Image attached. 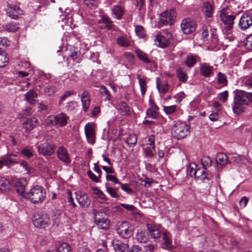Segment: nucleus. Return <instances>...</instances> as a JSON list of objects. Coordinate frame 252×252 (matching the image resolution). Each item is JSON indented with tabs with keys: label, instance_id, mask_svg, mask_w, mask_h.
<instances>
[{
	"label": "nucleus",
	"instance_id": "f257e3e1",
	"mask_svg": "<svg viewBox=\"0 0 252 252\" xmlns=\"http://www.w3.org/2000/svg\"><path fill=\"white\" fill-rule=\"evenodd\" d=\"M234 101L232 107L235 114H239L245 111L242 107L251 102L250 93L244 91L237 90L234 91Z\"/></svg>",
	"mask_w": 252,
	"mask_h": 252
},
{
	"label": "nucleus",
	"instance_id": "f03ea898",
	"mask_svg": "<svg viewBox=\"0 0 252 252\" xmlns=\"http://www.w3.org/2000/svg\"><path fill=\"white\" fill-rule=\"evenodd\" d=\"M189 126L186 123L178 121L172 127L171 133L174 137L178 139H181L189 133Z\"/></svg>",
	"mask_w": 252,
	"mask_h": 252
},
{
	"label": "nucleus",
	"instance_id": "7ed1b4c3",
	"mask_svg": "<svg viewBox=\"0 0 252 252\" xmlns=\"http://www.w3.org/2000/svg\"><path fill=\"white\" fill-rule=\"evenodd\" d=\"M27 196L32 202L36 204L44 200L46 192L41 187L36 186L31 189L27 193Z\"/></svg>",
	"mask_w": 252,
	"mask_h": 252
},
{
	"label": "nucleus",
	"instance_id": "20e7f679",
	"mask_svg": "<svg viewBox=\"0 0 252 252\" xmlns=\"http://www.w3.org/2000/svg\"><path fill=\"white\" fill-rule=\"evenodd\" d=\"M219 18L224 25V29H232L235 16L230 14L228 8H223L220 10Z\"/></svg>",
	"mask_w": 252,
	"mask_h": 252
},
{
	"label": "nucleus",
	"instance_id": "39448f33",
	"mask_svg": "<svg viewBox=\"0 0 252 252\" xmlns=\"http://www.w3.org/2000/svg\"><path fill=\"white\" fill-rule=\"evenodd\" d=\"M172 37V34L165 30L163 31L162 33L156 35L155 44L159 47L164 48L170 45Z\"/></svg>",
	"mask_w": 252,
	"mask_h": 252
},
{
	"label": "nucleus",
	"instance_id": "423d86ee",
	"mask_svg": "<svg viewBox=\"0 0 252 252\" xmlns=\"http://www.w3.org/2000/svg\"><path fill=\"white\" fill-rule=\"evenodd\" d=\"M35 147L39 154L44 156H51L55 153V145L51 143L46 142L42 144H36Z\"/></svg>",
	"mask_w": 252,
	"mask_h": 252
},
{
	"label": "nucleus",
	"instance_id": "0eeeda50",
	"mask_svg": "<svg viewBox=\"0 0 252 252\" xmlns=\"http://www.w3.org/2000/svg\"><path fill=\"white\" fill-rule=\"evenodd\" d=\"M94 221L100 229L107 230L109 228L110 221L104 212H96L94 215Z\"/></svg>",
	"mask_w": 252,
	"mask_h": 252
},
{
	"label": "nucleus",
	"instance_id": "6e6552de",
	"mask_svg": "<svg viewBox=\"0 0 252 252\" xmlns=\"http://www.w3.org/2000/svg\"><path fill=\"white\" fill-rule=\"evenodd\" d=\"M176 16V13L174 9H171L169 11H165L160 14L159 23L162 25H171Z\"/></svg>",
	"mask_w": 252,
	"mask_h": 252
},
{
	"label": "nucleus",
	"instance_id": "1a4fd4ad",
	"mask_svg": "<svg viewBox=\"0 0 252 252\" xmlns=\"http://www.w3.org/2000/svg\"><path fill=\"white\" fill-rule=\"evenodd\" d=\"M48 119L52 125L63 126L66 125L68 117L65 114L61 113L57 115L50 116Z\"/></svg>",
	"mask_w": 252,
	"mask_h": 252
},
{
	"label": "nucleus",
	"instance_id": "9d476101",
	"mask_svg": "<svg viewBox=\"0 0 252 252\" xmlns=\"http://www.w3.org/2000/svg\"><path fill=\"white\" fill-rule=\"evenodd\" d=\"M133 230L127 222H122L117 229V233L124 238L130 237L133 234Z\"/></svg>",
	"mask_w": 252,
	"mask_h": 252
},
{
	"label": "nucleus",
	"instance_id": "9b49d317",
	"mask_svg": "<svg viewBox=\"0 0 252 252\" xmlns=\"http://www.w3.org/2000/svg\"><path fill=\"white\" fill-rule=\"evenodd\" d=\"M32 222L38 228H45L48 225L49 218L46 214H37L33 217Z\"/></svg>",
	"mask_w": 252,
	"mask_h": 252
},
{
	"label": "nucleus",
	"instance_id": "f8f14e48",
	"mask_svg": "<svg viewBox=\"0 0 252 252\" xmlns=\"http://www.w3.org/2000/svg\"><path fill=\"white\" fill-rule=\"evenodd\" d=\"M181 30L186 34H189L195 32L196 24L195 22L190 19H184L181 24Z\"/></svg>",
	"mask_w": 252,
	"mask_h": 252
},
{
	"label": "nucleus",
	"instance_id": "ddd939ff",
	"mask_svg": "<svg viewBox=\"0 0 252 252\" xmlns=\"http://www.w3.org/2000/svg\"><path fill=\"white\" fill-rule=\"evenodd\" d=\"M84 131L87 141L90 144L93 145L95 140L94 124L93 123L87 124L85 126Z\"/></svg>",
	"mask_w": 252,
	"mask_h": 252
},
{
	"label": "nucleus",
	"instance_id": "4468645a",
	"mask_svg": "<svg viewBox=\"0 0 252 252\" xmlns=\"http://www.w3.org/2000/svg\"><path fill=\"white\" fill-rule=\"evenodd\" d=\"M252 26V13H244L239 22V27L242 30H246Z\"/></svg>",
	"mask_w": 252,
	"mask_h": 252
},
{
	"label": "nucleus",
	"instance_id": "2eb2a0df",
	"mask_svg": "<svg viewBox=\"0 0 252 252\" xmlns=\"http://www.w3.org/2000/svg\"><path fill=\"white\" fill-rule=\"evenodd\" d=\"M76 199L79 205L83 208L88 207L91 202L88 195L82 191H78L75 192Z\"/></svg>",
	"mask_w": 252,
	"mask_h": 252
},
{
	"label": "nucleus",
	"instance_id": "dca6fc26",
	"mask_svg": "<svg viewBox=\"0 0 252 252\" xmlns=\"http://www.w3.org/2000/svg\"><path fill=\"white\" fill-rule=\"evenodd\" d=\"M20 8L15 5H8L6 10V14L8 16L13 19H16L18 16L21 14Z\"/></svg>",
	"mask_w": 252,
	"mask_h": 252
},
{
	"label": "nucleus",
	"instance_id": "f3484780",
	"mask_svg": "<svg viewBox=\"0 0 252 252\" xmlns=\"http://www.w3.org/2000/svg\"><path fill=\"white\" fill-rule=\"evenodd\" d=\"M57 154L58 158L63 162L69 163L71 162L68 152L64 147H60L57 150Z\"/></svg>",
	"mask_w": 252,
	"mask_h": 252
},
{
	"label": "nucleus",
	"instance_id": "a211bd4d",
	"mask_svg": "<svg viewBox=\"0 0 252 252\" xmlns=\"http://www.w3.org/2000/svg\"><path fill=\"white\" fill-rule=\"evenodd\" d=\"M147 228L151 237L154 239L159 238L161 236V230L159 227L153 223H148Z\"/></svg>",
	"mask_w": 252,
	"mask_h": 252
},
{
	"label": "nucleus",
	"instance_id": "6ab92c4d",
	"mask_svg": "<svg viewBox=\"0 0 252 252\" xmlns=\"http://www.w3.org/2000/svg\"><path fill=\"white\" fill-rule=\"evenodd\" d=\"M38 124L36 118L33 117L32 118H28L23 124V128L26 131H30L35 127Z\"/></svg>",
	"mask_w": 252,
	"mask_h": 252
},
{
	"label": "nucleus",
	"instance_id": "aec40b11",
	"mask_svg": "<svg viewBox=\"0 0 252 252\" xmlns=\"http://www.w3.org/2000/svg\"><path fill=\"white\" fill-rule=\"evenodd\" d=\"M17 155L14 154H9L3 156L1 157L4 166L8 167L17 163V161L15 158Z\"/></svg>",
	"mask_w": 252,
	"mask_h": 252
},
{
	"label": "nucleus",
	"instance_id": "412c9836",
	"mask_svg": "<svg viewBox=\"0 0 252 252\" xmlns=\"http://www.w3.org/2000/svg\"><path fill=\"white\" fill-rule=\"evenodd\" d=\"M206 168H198L196 172H194V176L195 178L197 180H201L202 181H205V180L210 181L211 179L208 177V174L206 172Z\"/></svg>",
	"mask_w": 252,
	"mask_h": 252
},
{
	"label": "nucleus",
	"instance_id": "4be33fe9",
	"mask_svg": "<svg viewBox=\"0 0 252 252\" xmlns=\"http://www.w3.org/2000/svg\"><path fill=\"white\" fill-rule=\"evenodd\" d=\"M114 250L117 252H125L128 249V245L118 240H115L112 242Z\"/></svg>",
	"mask_w": 252,
	"mask_h": 252
},
{
	"label": "nucleus",
	"instance_id": "5701e85b",
	"mask_svg": "<svg viewBox=\"0 0 252 252\" xmlns=\"http://www.w3.org/2000/svg\"><path fill=\"white\" fill-rule=\"evenodd\" d=\"M200 72L204 77H209L212 72L213 67L210 66L206 63H203L200 64Z\"/></svg>",
	"mask_w": 252,
	"mask_h": 252
},
{
	"label": "nucleus",
	"instance_id": "b1692460",
	"mask_svg": "<svg viewBox=\"0 0 252 252\" xmlns=\"http://www.w3.org/2000/svg\"><path fill=\"white\" fill-rule=\"evenodd\" d=\"M36 97V93L33 90H30L25 94V100L30 104L33 105L35 102V98Z\"/></svg>",
	"mask_w": 252,
	"mask_h": 252
},
{
	"label": "nucleus",
	"instance_id": "393cba45",
	"mask_svg": "<svg viewBox=\"0 0 252 252\" xmlns=\"http://www.w3.org/2000/svg\"><path fill=\"white\" fill-rule=\"evenodd\" d=\"M118 109L120 114L123 115H128L130 114L129 107L125 102L122 101L118 105Z\"/></svg>",
	"mask_w": 252,
	"mask_h": 252
},
{
	"label": "nucleus",
	"instance_id": "a878e982",
	"mask_svg": "<svg viewBox=\"0 0 252 252\" xmlns=\"http://www.w3.org/2000/svg\"><path fill=\"white\" fill-rule=\"evenodd\" d=\"M216 162L222 166L228 163V158L227 155L223 153H219L216 156Z\"/></svg>",
	"mask_w": 252,
	"mask_h": 252
},
{
	"label": "nucleus",
	"instance_id": "bb28decb",
	"mask_svg": "<svg viewBox=\"0 0 252 252\" xmlns=\"http://www.w3.org/2000/svg\"><path fill=\"white\" fill-rule=\"evenodd\" d=\"M203 11L205 13L206 16L211 17L214 13L213 5L208 1L204 2L203 6Z\"/></svg>",
	"mask_w": 252,
	"mask_h": 252
},
{
	"label": "nucleus",
	"instance_id": "cd10ccee",
	"mask_svg": "<svg viewBox=\"0 0 252 252\" xmlns=\"http://www.w3.org/2000/svg\"><path fill=\"white\" fill-rule=\"evenodd\" d=\"M112 13L117 19L120 20L124 14V8L120 5H115L113 9Z\"/></svg>",
	"mask_w": 252,
	"mask_h": 252
},
{
	"label": "nucleus",
	"instance_id": "c85d7f7f",
	"mask_svg": "<svg viewBox=\"0 0 252 252\" xmlns=\"http://www.w3.org/2000/svg\"><path fill=\"white\" fill-rule=\"evenodd\" d=\"M136 240L140 243H146L148 240V235L145 231H139L136 235Z\"/></svg>",
	"mask_w": 252,
	"mask_h": 252
},
{
	"label": "nucleus",
	"instance_id": "c756f323",
	"mask_svg": "<svg viewBox=\"0 0 252 252\" xmlns=\"http://www.w3.org/2000/svg\"><path fill=\"white\" fill-rule=\"evenodd\" d=\"M2 28L8 32H15L19 29L18 25L14 22L4 24L2 26Z\"/></svg>",
	"mask_w": 252,
	"mask_h": 252
},
{
	"label": "nucleus",
	"instance_id": "7c9ffc66",
	"mask_svg": "<svg viewBox=\"0 0 252 252\" xmlns=\"http://www.w3.org/2000/svg\"><path fill=\"white\" fill-rule=\"evenodd\" d=\"M135 53L138 59L141 61L147 63H151V60L148 58L147 55L140 49H136Z\"/></svg>",
	"mask_w": 252,
	"mask_h": 252
},
{
	"label": "nucleus",
	"instance_id": "2f4dec72",
	"mask_svg": "<svg viewBox=\"0 0 252 252\" xmlns=\"http://www.w3.org/2000/svg\"><path fill=\"white\" fill-rule=\"evenodd\" d=\"M176 74L179 81L183 83H185L188 78L187 73L181 68L177 69Z\"/></svg>",
	"mask_w": 252,
	"mask_h": 252
},
{
	"label": "nucleus",
	"instance_id": "473e14b6",
	"mask_svg": "<svg viewBox=\"0 0 252 252\" xmlns=\"http://www.w3.org/2000/svg\"><path fill=\"white\" fill-rule=\"evenodd\" d=\"M196 63L195 56L192 55H188L185 61V64L189 67H192Z\"/></svg>",
	"mask_w": 252,
	"mask_h": 252
},
{
	"label": "nucleus",
	"instance_id": "72a5a7b5",
	"mask_svg": "<svg viewBox=\"0 0 252 252\" xmlns=\"http://www.w3.org/2000/svg\"><path fill=\"white\" fill-rule=\"evenodd\" d=\"M9 58L5 52H0V67H5L8 63Z\"/></svg>",
	"mask_w": 252,
	"mask_h": 252
},
{
	"label": "nucleus",
	"instance_id": "f704fd0d",
	"mask_svg": "<svg viewBox=\"0 0 252 252\" xmlns=\"http://www.w3.org/2000/svg\"><path fill=\"white\" fill-rule=\"evenodd\" d=\"M137 78L139 81L141 94L144 95L147 90L146 81L145 79L142 78L140 75H138Z\"/></svg>",
	"mask_w": 252,
	"mask_h": 252
},
{
	"label": "nucleus",
	"instance_id": "c9c22d12",
	"mask_svg": "<svg viewBox=\"0 0 252 252\" xmlns=\"http://www.w3.org/2000/svg\"><path fill=\"white\" fill-rule=\"evenodd\" d=\"M25 182L23 181H17L15 184V187L16 188V191L20 194L23 195L25 192Z\"/></svg>",
	"mask_w": 252,
	"mask_h": 252
},
{
	"label": "nucleus",
	"instance_id": "e433bc0d",
	"mask_svg": "<svg viewBox=\"0 0 252 252\" xmlns=\"http://www.w3.org/2000/svg\"><path fill=\"white\" fill-rule=\"evenodd\" d=\"M162 239L164 241L163 248L168 250L171 249L172 248V243L169 239L166 232L163 233Z\"/></svg>",
	"mask_w": 252,
	"mask_h": 252
},
{
	"label": "nucleus",
	"instance_id": "4c0bfd02",
	"mask_svg": "<svg viewBox=\"0 0 252 252\" xmlns=\"http://www.w3.org/2000/svg\"><path fill=\"white\" fill-rule=\"evenodd\" d=\"M10 187L9 182L4 177L0 176V190H6Z\"/></svg>",
	"mask_w": 252,
	"mask_h": 252
},
{
	"label": "nucleus",
	"instance_id": "58836bf2",
	"mask_svg": "<svg viewBox=\"0 0 252 252\" xmlns=\"http://www.w3.org/2000/svg\"><path fill=\"white\" fill-rule=\"evenodd\" d=\"M56 252H72V250L67 243H64L58 247Z\"/></svg>",
	"mask_w": 252,
	"mask_h": 252
},
{
	"label": "nucleus",
	"instance_id": "ea45409f",
	"mask_svg": "<svg viewBox=\"0 0 252 252\" xmlns=\"http://www.w3.org/2000/svg\"><path fill=\"white\" fill-rule=\"evenodd\" d=\"M137 136L134 134H130L129 136L125 140V141L129 145L133 146L136 145L137 143Z\"/></svg>",
	"mask_w": 252,
	"mask_h": 252
},
{
	"label": "nucleus",
	"instance_id": "a19ab883",
	"mask_svg": "<svg viewBox=\"0 0 252 252\" xmlns=\"http://www.w3.org/2000/svg\"><path fill=\"white\" fill-rule=\"evenodd\" d=\"M117 42L118 44L122 47H128L130 44V41L123 36L117 38Z\"/></svg>",
	"mask_w": 252,
	"mask_h": 252
},
{
	"label": "nucleus",
	"instance_id": "79ce46f5",
	"mask_svg": "<svg viewBox=\"0 0 252 252\" xmlns=\"http://www.w3.org/2000/svg\"><path fill=\"white\" fill-rule=\"evenodd\" d=\"M201 161L203 168L206 169L207 167L210 166L212 162L211 158L206 156H204L202 157Z\"/></svg>",
	"mask_w": 252,
	"mask_h": 252
},
{
	"label": "nucleus",
	"instance_id": "37998d69",
	"mask_svg": "<svg viewBox=\"0 0 252 252\" xmlns=\"http://www.w3.org/2000/svg\"><path fill=\"white\" fill-rule=\"evenodd\" d=\"M159 78H157V88L159 92L161 94H165L168 91V83H165L164 84H163L160 88L159 86V83L158 82Z\"/></svg>",
	"mask_w": 252,
	"mask_h": 252
},
{
	"label": "nucleus",
	"instance_id": "c03bdc74",
	"mask_svg": "<svg viewBox=\"0 0 252 252\" xmlns=\"http://www.w3.org/2000/svg\"><path fill=\"white\" fill-rule=\"evenodd\" d=\"M75 92L73 90H70L65 91L64 94L61 96L60 100L59 102V104L61 105L67 97L71 96L74 94Z\"/></svg>",
	"mask_w": 252,
	"mask_h": 252
},
{
	"label": "nucleus",
	"instance_id": "a18cd8bd",
	"mask_svg": "<svg viewBox=\"0 0 252 252\" xmlns=\"http://www.w3.org/2000/svg\"><path fill=\"white\" fill-rule=\"evenodd\" d=\"M9 41L6 38H0V52H5L6 49L8 45Z\"/></svg>",
	"mask_w": 252,
	"mask_h": 252
},
{
	"label": "nucleus",
	"instance_id": "49530a36",
	"mask_svg": "<svg viewBox=\"0 0 252 252\" xmlns=\"http://www.w3.org/2000/svg\"><path fill=\"white\" fill-rule=\"evenodd\" d=\"M101 20L103 23L106 25V28L110 30L112 28V22L108 17L106 16H103L101 17Z\"/></svg>",
	"mask_w": 252,
	"mask_h": 252
},
{
	"label": "nucleus",
	"instance_id": "de8ad7c7",
	"mask_svg": "<svg viewBox=\"0 0 252 252\" xmlns=\"http://www.w3.org/2000/svg\"><path fill=\"white\" fill-rule=\"evenodd\" d=\"M106 188L107 192L114 198H118L119 197V194L117 193V189L111 187H108L107 184L106 185Z\"/></svg>",
	"mask_w": 252,
	"mask_h": 252
},
{
	"label": "nucleus",
	"instance_id": "09e8293b",
	"mask_svg": "<svg viewBox=\"0 0 252 252\" xmlns=\"http://www.w3.org/2000/svg\"><path fill=\"white\" fill-rule=\"evenodd\" d=\"M135 31L136 34L140 38H144L146 36V33L144 32V28L141 26H137L135 28Z\"/></svg>",
	"mask_w": 252,
	"mask_h": 252
},
{
	"label": "nucleus",
	"instance_id": "8fccbe9b",
	"mask_svg": "<svg viewBox=\"0 0 252 252\" xmlns=\"http://www.w3.org/2000/svg\"><path fill=\"white\" fill-rule=\"evenodd\" d=\"M77 106V102L75 101H71L67 102L65 106V109L67 111L73 110Z\"/></svg>",
	"mask_w": 252,
	"mask_h": 252
},
{
	"label": "nucleus",
	"instance_id": "3c124183",
	"mask_svg": "<svg viewBox=\"0 0 252 252\" xmlns=\"http://www.w3.org/2000/svg\"><path fill=\"white\" fill-rule=\"evenodd\" d=\"M218 81L219 84H222V85L225 86L227 85V81L226 76L221 72H219L218 74Z\"/></svg>",
	"mask_w": 252,
	"mask_h": 252
},
{
	"label": "nucleus",
	"instance_id": "603ef678",
	"mask_svg": "<svg viewBox=\"0 0 252 252\" xmlns=\"http://www.w3.org/2000/svg\"><path fill=\"white\" fill-rule=\"evenodd\" d=\"M21 154L27 158H30L33 157V152L32 150L28 148H23L21 150Z\"/></svg>",
	"mask_w": 252,
	"mask_h": 252
},
{
	"label": "nucleus",
	"instance_id": "864d4df0",
	"mask_svg": "<svg viewBox=\"0 0 252 252\" xmlns=\"http://www.w3.org/2000/svg\"><path fill=\"white\" fill-rule=\"evenodd\" d=\"M225 32H224V37L226 39L228 40L229 41H232L234 40L235 36L232 33L231 30L224 29Z\"/></svg>",
	"mask_w": 252,
	"mask_h": 252
},
{
	"label": "nucleus",
	"instance_id": "5fc2aeb1",
	"mask_svg": "<svg viewBox=\"0 0 252 252\" xmlns=\"http://www.w3.org/2000/svg\"><path fill=\"white\" fill-rule=\"evenodd\" d=\"M245 47L249 51H252V34L247 37Z\"/></svg>",
	"mask_w": 252,
	"mask_h": 252
},
{
	"label": "nucleus",
	"instance_id": "6e6d98bb",
	"mask_svg": "<svg viewBox=\"0 0 252 252\" xmlns=\"http://www.w3.org/2000/svg\"><path fill=\"white\" fill-rule=\"evenodd\" d=\"M176 109V107L175 105L163 107V110L164 112L168 115L173 114L175 111Z\"/></svg>",
	"mask_w": 252,
	"mask_h": 252
},
{
	"label": "nucleus",
	"instance_id": "4d7b16f0",
	"mask_svg": "<svg viewBox=\"0 0 252 252\" xmlns=\"http://www.w3.org/2000/svg\"><path fill=\"white\" fill-rule=\"evenodd\" d=\"M146 115L148 117H151L153 119H157L158 117V113L152 109H148L146 112Z\"/></svg>",
	"mask_w": 252,
	"mask_h": 252
},
{
	"label": "nucleus",
	"instance_id": "13d9d810",
	"mask_svg": "<svg viewBox=\"0 0 252 252\" xmlns=\"http://www.w3.org/2000/svg\"><path fill=\"white\" fill-rule=\"evenodd\" d=\"M56 89L55 86L48 85L45 88V92L49 96H51L56 92Z\"/></svg>",
	"mask_w": 252,
	"mask_h": 252
},
{
	"label": "nucleus",
	"instance_id": "bf43d9fd",
	"mask_svg": "<svg viewBox=\"0 0 252 252\" xmlns=\"http://www.w3.org/2000/svg\"><path fill=\"white\" fill-rule=\"evenodd\" d=\"M94 193L97 195L98 197L102 200H106L107 199V197L106 195L103 193V192L100 190L98 188H95L94 189Z\"/></svg>",
	"mask_w": 252,
	"mask_h": 252
},
{
	"label": "nucleus",
	"instance_id": "052dcab7",
	"mask_svg": "<svg viewBox=\"0 0 252 252\" xmlns=\"http://www.w3.org/2000/svg\"><path fill=\"white\" fill-rule=\"evenodd\" d=\"M67 202L69 203V205L73 207V208L76 206L75 203L73 201V198L72 196L71 192L70 190H67Z\"/></svg>",
	"mask_w": 252,
	"mask_h": 252
},
{
	"label": "nucleus",
	"instance_id": "680f3d73",
	"mask_svg": "<svg viewBox=\"0 0 252 252\" xmlns=\"http://www.w3.org/2000/svg\"><path fill=\"white\" fill-rule=\"evenodd\" d=\"M101 94L106 96V100H110L111 98V94L105 86H102L100 88Z\"/></svg>",
	"mask_w": 252,
	"mask_h": 252
},
{
	"label": "nucleus",
	"instance_id": "e2e57ef3",
	"mask_svg": "<svg viewBox=\"0 0 252 252\" xmlns=\"http://www.w3.org/2000/svg\"><path fill=\"white\" fill-rule=\"evenodd\" d=\"M219 96L220 101L223 103L225 102L227 100L228 97V93L227 91H225L222 93H220L219 94Z\"/></svg>",
	"mask_w": 252,
	"mask_h": 252
},
{
	"label": "nucleus",
	"instance_id": "0e129e2a",
	"mask_svg": "<svg viewBox=\"0 0 252 252\" xmlns=\"http://www.w3.org/2000/svg\"><path fill=\"white\" fill-rule=\"evenodd\" d=\"M87 174L89 177L94 182L98 183L99 182L98 177H97L92 171L90 170L87 172Z\"/></svg>",
	"mask_w": 252,
	"mask_h": 252
},
{
	"label": "nucleus",
	"instance_id": "69168bd1",
	"mask_svg": "<svg viewBox=\"0 0 252 252\" xmlns=\"http://www.w3.org/2000/svg\"><path fill=\"white\" fill-rule=\"evenodd\" d=\"M84 110L87 111L90 105V99H81Z\"/></svg>",
	"mask_w": 252,
	"mask_h": 252
},
{
	"label": "nucleus",
	"instance_id": "338daca9",
	"mask_svg": "<svg viewBox=\"0 0 252 252\" xmlns=\"http://www.w3.org/2000/svg\"><path fill=\"white\" fill-rule=\"evenodd\" d=\"M106 180L111 181L115 184H121L119 180L113 175L107 174L106 176Z\"/></svg>",
	"mask_w": 252,
	"mask_h": 252
},
{
	"label": "nucleus",
	"instance_id": "774afa93",
	"mask_svg": "<svg viewBox=\"0 0 252 252\" xmlns=\"http://www.w3.org/2000/svg\"><path fill=\"white\" fill-rule=\"evenodd\" d=\"M121 189L127 193H131L132 192V190L129 187V186L127 184H120Z\"/></svg>",
	"mask_w": 252,
	"mask_h": 252
}]
</instances>
